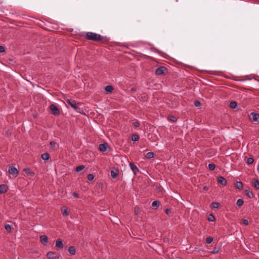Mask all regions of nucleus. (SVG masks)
<instances>
[{"label":"nucleus","mask_w":259,"mask_h":259,"mask_svg":"<svg viewBox=\"0 0 259 259\" xmlns=\"http://www.w3.org/2000/svg\"><path fill=\"white\" fill-rule=\"evenodd\" d=\"M235 186L239 190H241L243 188V184L241 182H237L235 184Z\"/></svg>","instance_id":"f3484780"},{"label":"nucleus","mask_w":259,"mask_h":259,"mask_svg":"<svg viewBox=\"0 0 259 259\" xmlns=\"http://www.w3.org/2000/svg\"><path fill=\"white\" fill-rule=\"evenodd\" d=\"M258 173H259V169H258Z\"/></svg>","instance_id":"de8ad7c7"},{"label":"nucleus","mask_w":259,"mask_h":259,"mask_svg":"<svg viewBox=\"0 0 259 259\" xmlns=\"http://www.w3.org/2000/svg\"><path fill=\"white\" fill-rule=\"evenodd\" d=\"M133 124L135 127H139L140 125V124L138 121L134 122Z\"/></svg>","instance_id":"79ce46f5"},{"label":"nucleus","mask_w":259,"mask_h":259,"mask_svg":"<svg viewBox=\"0 0 259 259\" xmlns=\"http://www.w3.org/2000/svg\"><path fill=\"white\" fill-rule=\"evenodd\" d=\"M50 148H51L53 150H55L56 149V142H55L54 141H52L50 142Z\"/></svg>","instance_id":"7c9ffc66"},{"label":"nucleus","mask_w":259,"mask_h":259,"mask_svg":"<svg viewBox=\"0 0 259 259\" xmlns=\"http://www.w3.org/2000/svg\"><path fill=\"white\" fill-rule=\"evenodd\" d=\"M130 166L131 169L134 172L135 175H136L137 174V172L139 171V169H138L137 166L133 163H130Z\"/></svg>","instance_id":"f8f14e48"},{"label":"nucleus","mask_w":259,"mask_h":259,"mask_svg":"<svg viewBox=\"0 0 259 259\" xmlns=\"http://www.w3.org/2000/svg\"><path fill=\"white\" fill-rule=\"evenodd\" d=\"M9 172L13 176L17 177L19 171L16 167H10L9 168Z\"/></svg>","instance_id":"423d86ee"},{"label":"nucleus","mask_w":259,"mask_h":259,"mask_svg":"<svg viewBox=\"0 0 259 259\" xmlns=\"http://www.w3.org/2000/svg\"><path fill=\"white\" fill-rule=\"evenodd\" d=\"M220 250V248L215 247L213 248V250L210 252L212 254L217 253Z\"/></svg>","instance_id":"473e14b6"},{"label":"nucleus","mask_w":259,"mask_h":259,"mask_svg":"<svg viewBox=\"0 0 259 259\" xmlns=\"http://www.w3.org/2000/svg\"><path fill=\"white\" fill-rule=\"evenodd\" d=\"M48 238L47 236H46L45 235L40 236V241L42 244H46L48 242Z\"/></svg>","instance_id":"ddd939ff"},{"label":"nucleus","mask_w":259,"mask_h":259,"mask_svg":"<svg viewBox=\"0 0 259 259\" xmlns=\"http://www.w3.org/2000/svg\"><path fill=\"white\" fill-rule=\"evenodd\" d=\"M73 195L76 197V198H78L79 197V195L78 194H77L76 192H73Z\"/></svg>","instance_id":"37998d69"},{"label":"nucleus","mask_w":259,"mask_h":259,"mask_svg":"<svg viewBox=\"0 0 259 259\" xmlns=\"http://www.w3.org/2000/svg\"><path fill=\"white\" fill-rule=\"evenodd\" d=\"M215 220V217H214V215L210 213L209 214L208 217V220L209 221V222H213Z\"/></svg>","instance_id":"c85d7f7f"},{"label":"nucleus","mask_w":259,"mask_h":259,"mask_svg":"<svg viewBox=\"0 0 259 259\" xmlns=\"http://www.w3.org/2000/svg\"><path fill=\"white\" fill-rule=\"evenodd\" d=\"M5 52V48L3 46H0V53H3Z\"/></svg>","instance_id":"a19ab883"},{"label":"nucleus","mask_w":259,"mask_h":259,"mask_svg":"<svg viewBox=\"0 0 259 259\" xmlns=\"http://www.w3.org/2000/svg\"><path fill=\"white\" fill-rule=\"evenodd\" d=\"M217 180L218 183H220L223 186H225L227 184V180L223 177L220 176L218 177Z\"/></svg>","instance_id":"1a4fd4ad"},{"label":"nucleus","mask_w":259,"mask_h":259,"mask_svg":"<svg viewBox=\"0 0 259 259\" xmlns=\"http://www.w3.org/2000/svg\"><path fill=\"white\" fill-rule=\"evenodd\" d=\"M5 229L9 232H11L12 229V226L9 224H6L5 226Z\"/></svg>","instance_id":"bb28decb"},{"label":"nucleus","mask_w":259,"mask_h":259,"mask_svg":"<svg viewBox=\"0 0 259 259\" xmlns=\"http://www.w3.org/2000/svg\"><path fill=\"white\" fill-rule=\"evenodd\" d=\"M24 170L25 172V173L28 176H33L34 175V174L29 168H25L24 169Z\"/></svg>","instance_id":"a211bd4d"},{"label":"nucleus","mask_w":259,"mask_h":259,"mask_svg":"<svg viewBox=\"0 0 259 259\" xmlns=\"http://www.w3.org/2000/svg\"><path fill=\"white\" fill-rule=\"evenodd\" d=\"M118 175V171L117 170H111V176L115 179L117 177Z\"/></svg>","instance_id":"6ab92c4d"},{"label":"nucleus","mask_w":259,"mask_h":259,"mask_svg":"<svg viewBox=\"0 0 259 259\" xmlns=\"http://www.w3.org/2000/svg\"><path fill=\"white\" fill-rule=\"evenodd\" d=\"M41 158L44 160H48L50 158V155L48 153H45L41 155Z\"/></svg>","instance_id":"4be33fe9"},{"label":"nucleus","mask_w":259,"mask_h":259,"mask_svg":"<svg viewBox=\"0 0 259 259\" xmlns=\"http://www.w3.org/2000/svg\"><path fill=\"white\" fill-rule=\"evenodd\" d=\"M160 205V202L157 200L154 201L152 203V206L155 209H156L158 208Z\"/></svg>","instance_id":"4468645a"},{"label":"nucleus","mask_w":259,"mask_h":259,"mask_svg":"<svg viewBox=\"0 0 259 259\" xmlns=\"http://www.w3.org/2000/svg\"><path fill=\"white\" fill-rule=\"evenodd\" d=\"M167 72V69L164 66H160L158 67L155 70L156 75H162L165 74Z\"/></svg>","instance_id":"7ed1b4c3"},{"label":"nucleus","mask_w":259,"mask_h":259,"mask_svg":"<svg viewBox=\"0 0 259 259\" xmlns=\"http://www.w3.org/2000/svg\"><path fill=\"white\" fill-rule=\"evenodd\" d=\"M84 168H85V166L83 165L78 166L76 167V171L77 172H79L81 170H83Z\"/></svg>","instance_id":"c756f323"},{"label":"nucleus","mask_w":259,"mask_h":259,"mask_svg":"<svg viewBox=\"0 0 259 259\" xmlns=\"http://www.w3.org/2000/svg\"><path fill=\"white\" fill-rule=\"evenodd\" d=\"M208 168L210 170H213L215 168V165L213 163H209Z\"/></svg>","instance_id":"f704fd0d"},{"label":"nucleus","mask_w":259,"mask_h":259,"mask_svg":"<svg viewBox=\"0 0 259 259\" xmlns=\"http://www.w3.org/2000/svg\"><path fill=\"white\" fill-rule=\"evenodd\" d=\"M8 190V187L6 185L3 184L0 185V194L6 193Z\"/></svg>","instance_id":"9d476101"},{"label":"nucleus","mask_w":259,"mask_h":259,"mask_svg":"<svg viewBox=\"0 0 259 259\" xmlns=\"http://www.w3.org/2000/svg\"><path fill=\"white\" fill-rule=\"evenodd\" d=\"M105 90L107 92H112L114 89L113 88L112 86L110 85H107L106 87H105Z\"/></svg>","instance_id":"393cba45"},{"label":"nucleus","mask_w":259,"mask_h":259,"mask_svg":"<svg viewBox=\"0 0 259 259\" xmlns=\"http://www.w3.org/2000/svg\"><path fill=\"white\" fill-rule=\"evenodd\" d=\"M68 252L71 255H74L76 252V249L74 246H71L69 247Z\"/></svg>","instance_id":"dca6fc26"},{"label":"nucleus","mask_w":259,"mask_h":259,"mask_svg":"<svg viewBox=\"0 0 259 259\" xmlns=\"http://www.w3.org/2000/svg\"><path fill=\"white\" fill-rule=\"evenodd\" d=\"M251 119L255 122H259V114L254 112H252L250 114Z\"/></svg>","instance_id":"0eeeda50"},{"label":"nucleus","mask_w":259,"mask_h":259,"mask_svg":"<svg viewBox=\"0 0 259 259\" xmlns=\"http://www.w3.org/2000/svg\"><path fill=\"white\" fill-rule=\"evenodd\" d=\"M138 209L136 207L135 208V213L136 214H137L138 213Z\"/></svg>","instance_id":"a18cd8bd"},{"label":"nucleus","mask_w":259,"mask_h":259,"mask_svg":"<svg viewBox=\"0 0 259 259\" xmlns=\"http://www.w3.org/2000/svg\"><path fill=\"white\" fill-rule=\"evenodd\" d=\"M145 157L148 159H151L154 157V153L152 152H148L146 155Z\"/></svg>","instance_id":"5701e85b"},{"label":"nucleus","mask_w":259,"mask_h":259,"mask_svg":"<svg viewBox=\"0 0 259 259\" xmlns=\"http://www.w3.org/2000/svg\"><path fill=\"white\" fill-rule=\"evenodd\" d=\"M66 103L70 105L75 111L80 112L81 109L78 106V104L76 102L72 99L66 100Z\"/></svg>","instance_id":"f03ea898"},{"label":"nucleus","mask_w":259,"mask_h":259,"mask_svg":"<svg viewBox=\"0 0 259 259\" xmlns=\"http://www.w3.org/2000/svg\"><path fill=\"white\" fill-rule=\"evenodd\" d=\"M252 186L256 189H259V181L255 180L252 183Z\"/></svg>","instance_id":"aec40b11"},{"label":"nucleus","mask_w":259,"mask_h":259,"mask_svg":"<svg viewBox=\"0 0 259 259\" xmlns=\"http://www.w3.org/2000/svg\"><path fill=\"white\" fill-rule=\"evenodd\" d=\"M85 38L88 40L94 41H100L103 39V37L102 36L92 32H88L86 33Z\"/></svg>","instance_id":"f257e3e1"},{"label":"nucleus","mask_w":259,"mask_h":259,"mask_svg":"<svg viewBox=\"0 0 259 259\" xmlns=\"http://www.w3.org/2000/svg\"><path fill=\"white\" fill-rule=\"evenodd\" d=\"M246 195L249 198H252L253 197V194L251 191L248 190H246L245 191Z\"/></svg>","instance_id":"412c9836"},{"label":"nucleus","mask_w":259,"mask_h":259,"mask_svg":"<svg viewBox=\"0 0 259 259\" xmlns=\"http://www.w3.org/2000/svg\"><path fill=\"white\" fill-rule=\"evenodd\" d=\"M94 177H94V175H93V174H89L88 175V177H87L88 180L90 181L93 180L94 179Z\"/></svg>","instance_id":"e433bc0d"},{"label":"nucleus","mask_w":259,"mask_h":259,"mask_svg":"<svg viewBox=\"0 0 259 259\" xmlns=\"http://www.w3.org/2000/svg\"><path fill=\"white\" fill-rule=\"evenodd\" d=\"M132 140L134 142H137L139 139V137L137 134H134L132 136Z\"/></svg>","instance_id":"b1692460"},{"label":"nucleus","mask_w":259,"mask_h":259,"mask_svg":"<svg viewBox=\"0 0 259 259\" xmlns=\"http://www.w3.org/2000/svg\"><path fill=\"white\" fill-rule=\"evenodd\" d=\"M243 202H243V200L242 199H238V200L236 202V205L238 207H240L243 204Z\"/></svg>","instance_id":"cd10ccee"},{"label":"nucleus","mask_w":259,"mask_h":259,"mask_svg":"<svg viewBox=\"0 0 259 259\" xmlns=\"http://www.w3.org/2000/svg\"><path fill=\"white\" fill-rule=\"evenodd\" d=\"M212 206L213 208H218L220 206V204L219 202H214L212 203Z\"/></svg>","instance_id":"72a5a7b5"},{"label":"nucleus","mask_w":259,"mask_h":259,"mask_svg":"<svg viewBox=\"0 0 259 259\" xmlns=\"http://www.w3.org/2000/svg\"><path fill=\"white\" fill-rule=\"evenodd\" d=\"M242 224L244 225H247L248 224V221L247 220L243 219L242 220Z\"/></svg>","instance_id":"4c0bfd02"},{"label":"nucleus","mask_w":259,"mask_h":259,"mask_svg":"<svg viewBox=\"0 0 259 259\" xmlns=\"http://www.w3.org/2000/svg\"><path fill=\"white\" fill-rule=\"evenodd\" d=\"M60 255L56 252L50 251L47 253V257L48 259H58Z\"/></svg>","instance_id":"20e7f679"},{"label":"nucleus","mask_w":259,"mask_h":259,"mask_svg":"<svg viewBox=\"0 0 259 259\" xmlns=\"http://www.w3.org/2000/svg\"><path fill=\"white\" fill-rule=\"evenodd\" d=\"M203 189H204V190H208L207 187H206V186L204 187Z\"/></svg>","instance_id":"49530a36"},{"label":"nucleus","mask_w":259,"mask_h":259,"mask_svg":"<svg viewBox=\"0 0 259 259\" xmlns=\"http://www.w3.org/2000/svg\"><path fill=\"white\" fill-rule=\"evenodd\" d=\"M61 210L63 216H67L69 215L67 208L66 206H63Z\"/></svg>","instance_id":"2eb2a0df"},{"label":"nucleus","mask_w":259,"mask_h":259,"mask_svg":"<svg viewBox=\"0 0 259 259\" xmlns=\"http://www.w3.org/2000/svg\"><path fill=\"white\" fill-rule=\"evenodd\" d=\"M109 148V145L107 143L101 144L99 145V149L102 152H105Z\"/></svg>","instance_id":"6e6552de"},{"label":"nucleus","mask_w":259,"mask_h":259,"mask_svg":"<svg viewBox=\"0 0 259 259\" xmlns=\"http://www.w3.org/2000/svg\"><path fill=\"white\" fill-rule=\"evenodd\" d=\"M194 105H195V106L198 107V106H200L201 105V103H200V102L199 101H196L194 102Z\"/></svg>","instance_id":"58836bf2"},{"label":"nucleus","mask_w":259,"mask_h":259,"mask_svg":"<svg viewBox=\"0 0 259 259\" xmlns=\"http://www.w3.org/2000/svg\"><path fill=\"white\" fill-rule=\"evenodd\" d=\"M50 108L51 110L52 114L54 115H58L59 114L60 111H59V109L58 108V107L55 105L52 104L50 106Z\"/></svg>","instance_id":"39448f33"},{"label":"nucleus","mask_w":259,"mask_h":259,"mask_svg":"<svg viewBox=\"0 0 259 259\" xmlns=\"http://www.w3.org/2000/svg\"><path fill=\"white\" fill-rule=\"evenodd\" d=\"M165 212L168 214L170 212V210L169 209H168V208H166L165 210Z\"/></svg>","instance_id":"c03bdc74"},{"label":"nucleus","mask_w":259,"mask_h":259,"mask_svg":"<svg viewBox=\"0 0 259 259\" xmlns=\"http://www.w3.org/2000/svg\"><path fill=\"white\" fill-rule=\"evenodd\" d=\"M55 246L59 249H62L64 247L62 241L61 239H57L56 241Z\"/></svg>","instance_id":"9b49d317"},{"label":"nucleus","mask_w":259,"mask_h":259,"mask_svg":"<svg viewBox=\"0 0 259 259\" xmlns=\"http://www.w3.org/2000/svg\"><path fill=\"white\" fill-rule=\"evenodd\" d=\"M169 119L172 121H176L177 120V118L174 116H170Z\"/></svg>","instance_id":"ea45409f"},{"label":"nucleus","mask_w":259,"mask_h":259,"mask_svg":"<svg viewBox=\"0 0 259 259\" xmlns=\"http://www.w3.org/2000/svg\"><path fill=\"white\" fill-rule=\"evenodd\" d=\"M253 162H254L253 158H252L251 157H249V158H247V163L248 164H251L253 163Z\"/></svg>","instance_id":"c9c22d12"},{"label":"nucleus","mask_w":259,"mask_h":259,"mask_svg":"<svg viewBox=\"0 0 259 259\" xmlns=\"http://www.w3.org/2000/svg\"><path fill=\"white\" fill-rule=\"evenodd\" d=\"M213 240V239L212 237H208L206 238L205 241L207 244H210L212 242Z\"/></svg>","instance_id":"2f4dec72"},{"label":"nucleus","mask_w":259,"mask_h":259,"mask_svg":"<svg viewBox=\"0 0 259 259\" xmlns=\"http://www.w3.org/2000/svg\"><path fill=\"white\" fill-rule=\"evenodd\" d=\"M237 105V103L235 101H232L230 103V106L232 109H235L236 108Z\"/></svg>","instance_id":"a878e982"}]
</instances>
